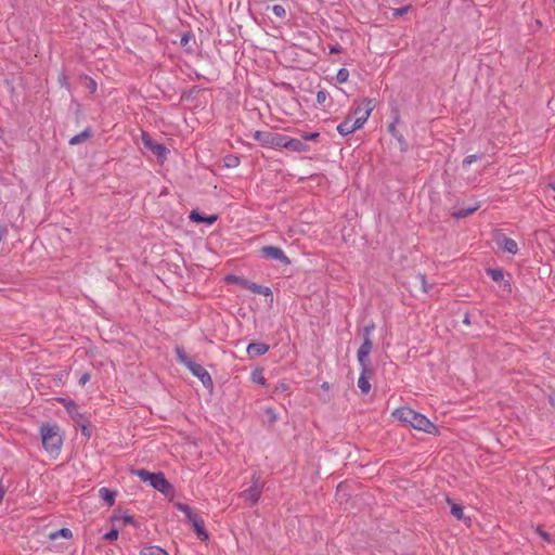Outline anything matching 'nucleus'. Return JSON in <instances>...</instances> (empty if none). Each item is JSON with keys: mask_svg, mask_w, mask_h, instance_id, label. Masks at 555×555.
Returning <instances> with one entry per match:
<instances>
[{"mask_svg": "<svg viewBox=\"0 0 555 555\" xmlns=\"http://www.w3.org/2000/svg\"><path fill=\"white\" fill-rule=\"evenodd\" d=\"M496 243L500 246V248H502L504 251L508 254L515 255L518 251V245L516 241L513 238L503 235L498 238Z\"/></svg>", "mask_w": 555, "mask_h": 555, "instance_id": "ddd939ff", "label": "nucleus"}, {"mask_svg": "<svg viewBox=\"0 0 555 555\" xmlns=\"http://www.w3.org/2000/svg\"><path fill=\"white\" fill-rule=\"evenodd\" d=\"M503 287L508 292L511 291V284L508 283V281H504Z\"/></svg>", "mask_w": 555, "mask_h": 555, "instance_id": "864d4df0", "label": "nucleus"}, {"mask_svg": "<svg viewBox=\"0 0 555 555\" xmlns=\"http://www.w3.org/2000/svg\"><path fill=\"white\" fill-rule=\"evenodd\" d=\"M114 518L116 520H118V521H122L124 525L133 524L134 522L133 517L131 515H129V514H122L120 516L115 515Z\"/></svg>", "mask_w": 555, "mask_h": 555, "instance_id": "f704fd0d", "label": "nucleus"}, {"mask_svg": "<svg viewBox=\"0 0 555 555\" xmlns=\"http://www.w3.org/2000/svg\"><path fill=\"white\" fill-rule=\"evenodd\" d=\"M411 9V5H406V7H403V8H399V9H396L393 11V16H402L403 14H405L409 10Z\"/></svg>", "mask_w": 555, "mask_h": 555, "instance_id": "c03bdc74", "label": "nucleus"}, {"mask_svg": "<svg viewBox=\"0 0 555 555\" xmlns=\"http://www.w3.org/2000/svg\"><path fill=\"white\" fill-rule=\"evenodd\" d=\"M90 378H91L90 373H89V372H85V373L80 376V378H79V380H78L79 386L83 387V386H85V385L90 380Z\"/></svg>", "mask_w": 555, "mask_h": 555, "instance_id": "37998d69", "label": "nucleus"}, {"mask_svg": "<svg viewBox=\"0 0 555 555\" xmlns=\"http://www.w3.org/2000/svg\"><path fill=\"white\" fill-rule=\"evenodd\" d=\"M349 78V72L346 68H340L336 75V79L339 83H344Z\"/></svg>", "mask_w": 555, "mask_h": 555, "instance_id": "7c9ffc66", "label": "nucleus"}, {"mask_svg": "<svg viewBox=\"0 0 555 555\" xmlns=\"http://www.w3.org/2000/svg\"><path fill=\"white\" fill-rule=\"evenodd\" d=\"M188 369L203 383L205 388L212 389V378L204 366L193 361L192 363H190Z\"/></svg>", "mask_w": 555, "mask_h": 555, "instance_id": "6e6552de", "label": "nucleus"}, {"mask_svg": "<svg viewBox=\"0 0 555 555\" xmlns=\"http://www.w3.org/2000/svg\"><path fill=\"white\" fill-rule=\"evenodd\" d=\"M328 93L325 90H319L317 92V102L320 105H325V102L327 101Z\"/></svg>", "mask_w": 555, "mask_h": 555, "instance_id": "72a5a7b5", "label": "nucleus"}, {"mask_svg": "<svg viewBox=\"0 0 555 555\" xmlns=\"http://www.w3.org/2000/svg\"><path fill=\"white\" fill-rule=\"evenodd\" d=\"M373 376V369L371 366H361V373L358 379V387L361 392L367 395L371 390L370 379Z\"/></svg>", "mask_w": 555, "mask_h": 555, "instance_id": "1a4fd4ad", "label": "nucleus"}, {"mask_svg": "<svg viewBox=\"0 0 555 555\" xmlns=\"http://www.w3.org/2000/svg\"><path fill=\"white\" fill-rule=\"evenodd\" d=\"M482 155H468L464 158L463 160V166L464 167H467L469 165H472L474 162L478 160L481 158Z\"/></svg>", "mask_w": 555, "mask_h": 555, "instance_id": "e433bc0d", "label": "nucleus"}, {"mask_svg": "<svg viewBox=\"0 0 555 555\" xmlns=\"http://www.w3.org/2000/svg\"><path fill=\"white\" fill-rule=\"evenodd\" d=\"M65 79H66V78H65V76H62V77L60 78V81H61V83H62V85H64V83H65Z\"/></svg>", "mask_w": 555, "mask_h": 555, "instance_id": "4d7b16f0", "label": "nucleus"}, {"mask_svg": "<svg viewBox=\"0 0 555 555\" xmlns=\"http://www.w3.org/2000/svg\"><path fill=\"white\" fill-rule=\"evenodd\" d=\"M225 281L228 283H233V284H237L240 285L241 287L245 288L246 287V284L248 282L247 279L243 278V276H238V275H233V274H229L225 276Z\"/></svg>", "mask_w": 555, "mask_h": 555, "instance_id": "393cba45", "label": "nucleus"}, {"mask_svg": "<svg viewBox=\"0 0 555 555\" xmlns=\"http://www.w3.org/2000/svg\"><path fill=\"white\" fill-rule=\"evenodd\" d=\"M260 286H261V285H259V284H256V283H254V282L248 281V282H247V284H246L245 289H248V291H250V292H251V293H254V294H259Z\"/></svg>", "mask_w": 555, "mask_h": 555, "instance_id": "ea45409f", "label": "nucleus"}, {"mask_svg": "<svg viewBox=\"0 0 555 555\" xmlns=\"http://www.w3.org/2000/svg\"><path fill=\"white\" fill-rule=\"evenodd\" d=\"M269 350V346L263 343H251L247 347V353L250 357H259L267 353Z\"/></svg>", "mask_w": 555, "mask_h": 555, "instance_id": "4468645a", "label": "nucleus"}, {"mask_svg": "<svg viewBox=\"0 0 555 555\" xmlns=\"http://www.w3.org/2000/svg\"><path fill=\"white\" fill-rule=\"evenodd\" d=\"M253 380L255 383H258V384H261V385H264V382H266V379L262 376L261 371H258V370L253 372Z\"/></svg>", "mask_w": 555, "mask_h": 555, "instance_id": "58836bf2", "label": "nucleus"}, {"mask_svg": "<svg viewBox=\"0 0 555 555\" xmlns=\"http://www.w3.org/2000/svg\"><path fill=\"white\" fill-rule=\"evenodd\" d=\"M463 323L465 324H469L470 323V320H469V315L466 313L464 319H463Z\"/></svg>", "mask_w": 555, "mask_h": 555, "instance_id": "5fc2aeb1", "label": "nucleus"}, {"mask_svg": "<svg viewBox=\"0 0 555 555\" xmlns=\"http://www.w3.org/2000/svg\"><path fill=\"white\" fill-rule=\"evenodd\" d=\"M319 137V132H311L304 135L305 140H314Z\"/></svg>", "mask_w": 555, "mask_h": 555, "instance_id": "09e8293b", "label": "nucleus"}, {"mask_svg": "<svg viewBox=\"0 0 555 555\" xmlns=\"http://www.w3.org/2000/svg\"><path fill=\"white\" fill-rule=\"evenodd\" d=\"M286 139H287V137H285V135L273 133L272 138H271L272 143H270L269 146L285 147Z\"/></svg>", "mask_w": 555, "mask_h": 555, "instance_id": "c85d7f7f", "label": "nucleus"}, {"mask_svg": "<svg viewBox=\"0 0 555 555\" xmlns=\"http://www.w3.org/2000/svg\"><path fill=\"white\" fill-rule=\"evenodd\" d=\"M142 142L143 145L154 155L158 157L165 156L167 149L163 144L153 141L152 138L145 132L142 133Z\"/></svg>", "mask_w": 555, "mask_h": 555, "instance_id": "9b49d317", "label": "nucleus"}, {"mask_svg": "<svg viewBox=\"0 0 555 555\" xmlns=\"http://www.w3.org/2000/svg\"><path fill=\"white\" fill-rule=\"evenodd\" d=\"M240 164V159L235 156H231L228 158L227 166L228 167H236Z\"/></svg>", "mask_w": 555, "mask_h": 555, "instance_id": "a18cd8bd", "label": "nucleus"}, {"mask_svg": "<svg viewBox=\"0 0 555 555\" xmlns=\"http://www.w3.org/2000/svg\"><path fill=\"white\" fill-rule=\"evenodd\" d=\"M49 537L52 540H55V539H57L60 537L65 538V539H69V538L73 537V533H72V531L69 529L62 528V529H60L57 531L51 532Z\"/></svg>", "mask_w": 555, "mask_h": 555, "instance_id": "bb28decb", "label": "nucleus"}, {"mask_svg": "<svg viewBox=\"0 0 555 555\" xmlns=\"http://www.w3.org/2000/svg\"><path fill=\"white\" fill-rule=\"evenodd\" d=\"M178 508H179L182 513H184V515L186 516L188 520H189L190 518H192V516H195V515H196V514H194V513L192 512L191 507H190V506H188V505H185V504H179V505H178Z\"/></svg>", "mask_w": 555, "mask_h": 555, "instance_id": "c9c22d12", "label": "nucleus"}, {"mask_svg": "<svg viewBox=\"0 0 555 555\" xmlns=\"http://www.w3.org/2000/svg\"><path fill=\"white\" fill-rule=\"evenodd\" d=\"M341 51V48L339 46H333L330 49L331 53H339Z\"/></svg>", "mask_w": 555, "mask_h": 555, "instance_id": "603ef678", "label": "nucleus"}, {"mask_svg": "<svg viewBox=\"0 0 555 555\" xmlns=\"http://www.w3.org/2000/svg\"><path fill=\"white\" fill-rule=\"evenodd\" d=\"M117 538H118V530H116V529H112L104 535V539L107 541H114V540H117Z\"/></svg>", "mask_w": 555, "mask_h": 555, "instance_id": "79ce46f5", "label": "nucleus"}, {"mask_svg": "<svg viewBox=\"0 0 555 555\" xmlns=\"http://www.w3.org/2000/svg\"><path fill=\"white\" fill-rule=\"evenodd\" d=\"M374 107L375 102L373 99H363L362 102L353 109V116L356 117L354 120L361 122V126H363Z\"/></svg>", "mask_w": 555, "mask_h": 555, "instance_id": "423d86ee", "label": "nucleus"}, {"mask_svg": "<svg viewBox=\"0 0 555 555\" xmlns=\"http://www.w3.org/2000/svg\"><path fill=\"white\" fill-rule=\"evenodd\" d=\"M251 481V486L241 493V498L245 501H249L250 505H255L261 496L263 482L261 481L260 476L256 473L253 475Z\"/></svg>", "mask_w": 555, "mask_h": 555, "instance_id": "39448f33", "label": "nucleus"}, {"mask_svg": "<svg viewBox=\"0 0 555 555\" xmlns=\"http://www.w3.org/2000/svg\"><path fill=\"white\" fill-rule=\"evenodd\" d=\"M91 135L90 131L87 129V130H83L82 132L74 135L70 140H69V144L70 145H76V144H79L83 141H86L89 137Z\"/></svg>", "mask_w": 555, "mask_h": 555, "instance_id": "a878e982", "label": "nucleus"}, {"mask_svg": "<svg viewBox=\"0 0 555 555\" xmlns=\"http://www.w3.org/2000/svg\"><path fill=\"white\" fill-rule=\"evenodd\" d=\"M190 219L192 221H195V222H204V223H207V224H212L216 222V220L218 219V216L217 215H210V216H203L202 214H199L198 211L196 210H193L191 214H190Z\"/></svg>", "mask_w": 555, "mask_h": 555, "instance_id": "2eb2a0df", "label": "nucleus"}, {"mask_svg": "<svg viewBox=\"0 0 555 555\" xmlns=\"http://www.w3.org/2000/svg\"><path fill=\"white\" fill-rule=\"evenodd\" d=\"M266 414H267V416H268V420H269V423H270V424H273L274 422H276V420H278V415H276V413H275L274 409H272V408H267V409H266Z\"/></svg>", "mask_w": 555, "mask_h": 555, "instance_id": "4c0bfd02", "label": "nucleus"}, {"mask_svg": "<svg viewBox=\"0 0 555 555\" xmlns=\"http://www.w3.org/2000/svg\"><path fill=\"white\" fill-rule=\"evenodd\" d=\"M393 416L400 422L411 425L413 428L433 434L437 430L436 426L423 414L415 412L410 408H401L393 412Z\"/></svg>", "mask_w": 555, "mask_h": 555, "instance_id": "f257e3e1", "label": "nucleus"}, {"mask_svg": "<svg viewBox=\"0 0 555 555\" xmlns=\"http://www.w3.org/2000/svg\"><path fill=\"white\" fill-rule=\"evenodd\" d=\"M81 431L88 438L91 436V433L86 424H81Z\"/></svg>", "mask_w": 555, "mask_h": 555, "instance_id": "8fccbe9b", "label": "nucleus"}, {"mask_svg": "<svg viewBox=\"0 0 555 555\" xmlns=\"http://www.w3.org/2000/svg\"><path fill=\"white\" fill-rule=\"evenodd\" d=\"M285 149H287L289 151H294V152H301V151H306L307 145L298 139H293V138L287 137L286 143H285Z\"/></svg>", "mask_w": 555, "mask_h": 555, "instance_id": "a211bd4d", "label": "nucleus"}, {"mask_svg": "<svg viewBox=\"0 0 555 555\" xmlns=\"http://www.w3.org/2000/svg\"><path fill=\"white\" fill-rule=\"evenodd\" d=\"M375 330V324L371 322L370 324L363 327V343L358 349L357 358L360 366H371V362L369 360V356L373 348V341L371 339V334Z\"/></svg>", "mask_w": 555, "mask_h": 555, "instance_id": "20e7f679", "label": "nucleus"}, {"mask_svg": "<svg viewBox=\"0 0 555 555\" xmlns=\"http://www.w3.org/2000/svg\"><path fill=\"white\" fill-rule=\"evenodd\" d=\"M176 354L179 362L184 364L186 367L190 365V363L193 362V360L186 354L184 349L181 347L176 348Z\"/></svg>", "mask_w": 555, "mask_h": 555, "instance_id": "b1692460", "label": "nucleus"}, {"mask_svg": "<svg viewBox=\"0 0 555 555\" xmlns=\"http://www.w3.org/2000/svg\"><path fill=\"white\" fill-rule=\"evenodd\" d=\"M64 406L66 408V411L72 415V417L79 422L82 420V414L78 412L77 404L74 401H67L64 403Z\"/></svg>", "mask_w": 555, "mask_h": 555, "instance_id": "4be33fe9", "label": "nucleus"}, {"mask_svg": "<svg viewBox=\"0 0 555 555\" xmlns=\"http://www.w3.org/2000/svg\"><path fill=\"white\" fill-rule=\"evenodd\" d=\"M488 275L495 282H501L504 279V272L500 268L488 269Z\"/></svg>", "mask_w": 555, "mask_h": 555, "instance_id": "cd10ccee", "label": "nucleus"}, {"mask_svg": "<svg viewBox=\"0 0 555 555\" xmlns=\"http://www.w3.org/2000/svg\"><path fill=\"white\" fill-rule=\"evenodd\" d=\"M272 132H268V131H256L254 133V139L258 142H260L262 145H267L269 146L270 143H272L271 141V138H272Z\"/></svg>", "mask_w": 555, "mask_h": 555, "instance_id": "412c9836", "label": "nucleus"}, {"mask_svg": "<svg viewBox=\"0 0 555 555\" xmlns=\"http://www.w3.org/2000/svg\"><path fill=\"white\" fill-rule=\"evenodd\" d=\"M190 38H191L190 34H184V35L181 37L180 44H181L182 47H185V46L189 43Z\"/></svg>", "mask_w": 555, "mask_h": 555, "instance_id": "49530a36", "label": "nucleus"}, {"mask_svg": "<svg viewBox=\"0 0 555 555\" xmlns=\"http://www.w3.org/2000/svg\"><path fill=\"white\" fill-rule=\"evenodd\" d=\"M259 295H263L266 297H270V302L273 301L272 291L268 286H260Z\"/></svg>", "mask_w": 555, "mask_h": 555, "instance_id": "a19ab883", "label": "nucleus"}, {"mask_svg": "<svg viewBox=\"0 0 555 555\" xmlns=\"http://www.w3.org/2000/svg\"><path fill=\"white\" fill-rule=\"evenodd\" d=\"M99 496L105 502L107 506H113L115 503L116 492L103 487L99 490Z\"/></svg>", "mask_w": 555, "mask_h": 555, "instance_id": "f3484780", "label": "nucleus"}, {"mask_svg": "<svg viewBox=\"0 0 555 555\" xmlns=\"http://www.w3.org/2000/svg\"><path fill=\"white\" fill-rule=\"evenodd\" d=\"M399 119L396 118V121L390 124L389 125V132L400 142V143H403L404 140H403V137L401 134L398 133L397 129H396V122L398 121Z\"/></svg>", "mask_w": 555, "mask_h": 555, "instance_id": "2f4dec72", "label": "nucleus"}, {"mask_svg": "<svg viewBox=\"0 0 555 555\" xmlns=\"http://www.w3.org/2000/svg\"><path fill=\"white\" fill-rule=\"evenodd\" d=\"M537 532L546 541L551 540V537L547 532L543 531L541 528L537 529Z\"/></svg>", "mask_w": 555, "mask_h": 555, "instance_id": "de8ad7c7", "label": "nucleus"}, {"mask_svg": "<svg viewBox=\"0 0 555 555\" xmlns=\"http://www.w3.org/2000/svg\"><path fill=\"white\" fill-rule=\"evenodd\" d=\"M83 79L86 80V88L91 92V93H94L96 91V82L88 77V76H83Z\"/></svg>", "mask_w": 555, "mask_h": 555, "instance_id": "473e14b6", "label": "nucleus"}, {"mask_svg": "<svg viewBox=\"0 0 555 555\" xmlns=\"http://www.w3.org/2000/svg\"><path fill=\"white\" fill-rule=\"evenodd\" d=\"M273 14L278 16L279 18H285L286 17V10L281 4H275L271 8Z\"/></svg>", "mask_w": 555, "mask_h": 555, "instance_id": "c756f323", "label": "nucleus"}, {"mask_svg": "<svg viewBox=\"0 0 555 555\" xmlns=\"http://www.w3.org/2000/svg\"><path fill=\"white\" fill-rule=\"evenodd\" d=\"M40 435L44 450L51 455L57 456L63 444L60 427L55 424L44 423L40 426Z\"/></svg>", "mask_w": 555, "mask_h": 555, "instance_id": "f03ea898", "label": "nucleus"}, {"mask_svg": "<svg viewBox=\"0 0 555 555\" xmlns=\"http://www.w3.org/2000/svg\"><path fill=\"white\" fill-rule=\"evenodd\" d=\"M189 521L193 525L194 531L199 540L205 541L208 539V533L204 528V520L197 514L192 516Z\"/></svg>", "mask_w": 555, "mask_h": 555, "instance_id": "f8f14e48", "label": "nucleus"}, {"mask_svg": "<svg viewBox=\"0 0 555 555\" xmlns=\"http://www.w3.org/2000/svg\"><path fill=\"white\" fill-rule=\"evenodd\" d=\"M278 391H286L288 389V386L285 383H281L275 388Z\"/></svg>", "mask_w": 555, "mask_h": 555, "instance_id": "3c124183", "label": "nucleus"}, {"mask_svg": "<svg viewBox=\"0 0 555 555\" xmlns=\"http://www.w3.org/2000/svg\"><path fill=\"white\" fill-rule=\"evenodd\" d=\"M137 475L144 482L149 481L150 485L164 494H169L172 492L171 483L165 478L163 473H151L146 469H139Z\"/></svg>", "mask_w": 555, "mask_h": 555, "instance_id": "7ed1b4c3", "label": "nucleus"}, {"mask_svg": "<svg viewBox=\"0 0 555 555\" xmlns=\"http://www.w3.org/2000/svg\"><path fill=\"white\" fill-rule=\"evenodd\" d=\"M447 502L451 506V514L457 519V520H464V508L461 504L454 503L450 499H447Z\"/></svg>", "mask_w": 555, "mask_h": 555, "instance_id": "aec40b11", "label": "nucleus"}, {"mask_svg": "<svg viewBox=\"0 0 555 555\" xmlns=\"http://www.w3.org/2000/svg\"><path fill=\"white\" fill-rule=\"evenodd\" d=\"M260 253L264 259L276 260L284 264L291 263V259L285 255L283 249L278 246H263L261 247Z\"/></svg>", "mask_w": 555, "mask_h": 555, "instance_id": "0eeeda50", "label": "nucleus"}, {"mask_svg": "<svg viewBox=\"0 0 555 555\" xmlns=\"http://www.w3.org/2000/svg\"><path fill=\"white\" fill-rule=\"evenodd\" d=\"M548 188L553 190V192H554V196L553 197L555 199V185L554 184H550Z\"/></svg>", "mask_w": 555, "mask_h": 555, "instance_id": "6e6d98bb", "label": "nucleus"}, {"mask_svg": "<svg viewBox=\"0 0 555 555\" xmlns=\"http://www.w3.org/2000/svg\"><path fill=\"white\" fill-rule=\"evenodd\" d=\"M479 207H480L479 203H476L473 206L460 208L452 212V217H454L455 219L466 218L467 216L474 214Z\"/></svg>", "mask_w": 555, "mask_h": 555, "instance_id": "dca6fc26", "label": "nucleus"}, {"mask_svg": "<svg viewBox=\"0 0 555 555\" xmlns=\"http://www.w3.org/2000/svg\"><path fill=\"white\" fill-rule=\"evenodd\" d=\"M140 555H168V553L160 546L149 545L141 548Z\"/></svg>", "mask_w": 555, "mask_h": 555, "instance_id": "6ab92c4d", "label": "nucleus"}, {"mask_svg": "<svg viewBox=\"0 0 555 555\" xmlns=\"http://www.w3.org/2000/svg\"><path fill=\"white\" fill-rule=\"evenodd\" d=\"M413 286L418 287L423 293H428V291H429V286L426 282V278L424 274H421V273L414 278Z\"/></svg>", "mask_w": 555, "mask_h": 555, "instance_id": "5701e85b", "label": "nucleus"}, {"mask_svg": "<svg viewBox=\"0 0 555 555\" xmlns=\"http://www.w3.org/2000/svg\"><path fill=\"white\" fill-rule=\"evenodd\" d=\"M362 127L361 122L354 120L352 116H347L345 120L337 126V131L340 135L345 137Z\"/></svg>", "mask_w": 555, "mask_h": 555, "instance_id": "9d476101", "label": "nucleus"}]
</instances>
